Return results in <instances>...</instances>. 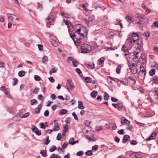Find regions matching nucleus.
<instances>
[{
    "label": "nucleus",
    "instance_id": "nucleus-60",
    "mask_svg": "<svg viewBox=\"0 0 158 158\" xmlns=\"http://www.w3.org/2000/svg\"><path fill=\"white\" fill-rule=\"evenodd\" d=\"M98 146L97 145H95L92 147V150L95 151H97L98 149Z\"/></svg>",
    "mask_w": 158,
    "mask_h": 158
},
{
    "label": "nucleus",
    "instance_id": "nucleus-10",
    "mask_svg": "<svg viewBox=\"0 0 158 158\" xmlns=\"http://www.w3.org/2000/svg\"><path fill=\"white\" fill-rule=\"evenodd\" d=\"M54 125L53 127V130L54 131L59 130L60 129V127L59 126L58 122L56 121V120H54Z\"/></svg>",
    "mask_w": 158,
    "mask_h": 158
},
{
    "label": "nucleus",
    "instance_id": "nucleus-43",
    "mask_svg": "<svg viewBox=\"0 0 158 158\" xmlns=\"http://www.w3.org/2000/svg\"><path fill=\"white\" fill-rule=\"evenodd\" d=\"M51 42L54 46L56 47L57 46V44L55 40H51Z\"/></svg>",
    "mask_w": 158,
    "mask_h": 158
},
{
    "label": "nucleus",
    "instance_id": "nucleus-39",
    "mask_svg": "<svg viewBox=\"0 0 158 158\" xmlns=\"http://www.w3.org/2000/svg\"><path fill=\"white\" fill-rule=\"evenodd\" d=\"M118 133L120 135H123L125 133L124 130L123 129L120 130L118 131Z\"/></svg>",
    "mask_w": 158,
    "mask_h": 158
},
{
    "label": "nucleus",
    "instance_id": "nucleus-11",
    "mask_svg": "<svg viewBox=\"0 0 158 158\" xmlns=\"http://www.w3.org/2000/svg\"><path fill=\"white\" fill-rule=\"evenodd\" d=\"M139 74L140 76H143V79L145 78V76L146 73V69H142L140 70L139 72Z\"/></svg>",
    "mask_w": 158,
    "mask_h": 158
},
{
    "label": "nucleus",
    "instance_id": "nucleus-14",
    "mask_svg": "<svg viewBox=\"0 0 158 158\" xmlns=\"http://www.w3.org/2000/svg\"><path fill=\"white\" fill-rule=\"evenodd\" d=\"M112 105L114 106V107L117 108L118 109H121L123 107V105L121 103H118L117 104H115L114 103L112 104Z\"/></svg>",
    "mask_w": 158,
    "mask_h": 158
},
{
    "label": "nucleus",
    "instance_id": "nucleus-17",
    "mask_svg": "<svg viewBox=\"0 0 158 158\" xmlns=\"http://www.w3.org/2000/svg\"><path fill=\"white\" fill-rule=\"evenodd\" d=\"M85 65L86 67L89 68L93 69L95 67L94 63H93V64H92L88 62H87L85 63Z\"/></svg>",
    "mask_w": 158,
    "mask_h": 158
},
{
    "label": "nucleus",
    "instance_id": "nucleus-63",
    "mask_svg": "<svg viewBox=\"0 0 158 158\" xmlns=\"http://www.w3.org/2000/svg\"><path fill=\"white\" fill-rule=\"evenodd\" d=\"M49 114V112L48 110H46L44 113V115L46 117H47L48 116Z\"/></svg>",
    "mask_w": 158,
    "mask_h": 158
},
{
    "label": "nucleus",
    "instance_id": "nucleus-64",
    "mask_svg": "<svg viewBox=\"0 0 158 158\" xmlns=\"http://www.w3.org/2000/svg\"><path fill=\"white\" fill-rule=\"evenodd\" d=\"M58 156L57 155L53 154L50 156V158H57Z\"/></svg>",
    "mask_w": 158,
    "mask_h": 158
},
{
    "label": "nucleus",
    "instance_id": "nucleus-27",
    "mask_svg": "<svg viewBox=\"0 0 158 158\" xmlns=\"http://www.w3.org/2000/svg\"><path fill=\"white\" fill-rule=\"evenodd\" d=\"M105 59L103 57H101L98 60V63L99 64H102L104 61Z\"/></svg>",
    "mask_w": 158,
    "mask_h": 158
},
{
    "label": "nucleus",
    "instance_id": "nucleus-57",
    "mask_svg": "<svg viewBox=\"0 0 158 158\" xmlns=\"http://www.w3.org/2000/svg\"><path fill=\"white\" fill-rule=\"evenodd\" d=\"M64 129L63 130V132H65L68 129V127L67 125L66 124L64 126Z\"/></svg>",
    "mask_w": 158,
    "mask_h": 158
},
{
    "label": "nucleus",
    "instance_id": "nucleus-52",
    "mask_svg": "<svg viewBox=\"0 0 158 158\" xmlns=\"http://www.w3.org/2000/svg\"><path fill=\"white\" fill-rule=\"evenodd\" d=\"M74 139L73 138L70 139L69 141V143L71 144L72 145H74V144H72L74 142Z\"/></svg>",
    "mask_w": 158,
    "mask_h": 158
},
{
    "label": "nucleus",
    "instance_id": "nucleus-32",
    "mask_svg": "<svg viewBox=\"0 0 158 158\" xmlns=\"http://www.w3.org/2000/svg\"><path fill=\"white\" fill-rule=\"evenodd\" d=\"M92 79L89 77H87L85 78L86 82L87 83H90L91 82Z\"/></svg>",
    "mask_w": 158,
    "mask_h": 158
},
{
    "label": "nucleus",
    "instance_id": "nucleus-13",
    "mask_svg": "<svg viewBox=\"0 0 158 158\" xmlns=\"http://www.w3.org/2000/svg\"><path fill=\"white\" fill-rule=\"evenodd\" d=\"M123 123H124L126 124H130V121L127 120L126 118L124 117H122L121 118V123L123 124Z\"/></svg>",
    "mask_w": 158,
    "mask_h": 158
},
{
    "label": "nucleus",
    "instance_id": "nucleus-42",
    "mask_svg": "<svg viewBox=\"0 0 158 158\" xmlns=\"http://www.w3.org/2000/svg\"><path fill=\"white\" fill-rule=\"evenodd\" d=\"M37 101L35 99H33L31 101V105H33L34 104L37 103Z\"/></svg>",
    "mask_w": 158,
    "mask_h": 158
},
{
    "label": "nucleus",
    "instance_id": "nucleus-22",
    "mask_svg": "<svg viewBox=\"0 0 158 158\" xmlns=\"http://www.w3.org/2000/svg\"><path fill=\"white\" fill-rule=\"evenodd\" d=\"M75 71H76V72L79 74V75L81 77L84 78L83 77V75H82L81 71V70H80V69H78V68H77L76 69Z\"/></svg>",
    "mask_w": 158,
    "mask_h": 158
},
{
    "label": "nucleus",
    "instance_id": "nucleus-23",
    "mask_svg": "<svg viewBox=\"0 0 158 158\" xmlns=\"http://www.w3.org/2000/svg\"><path fill=\"white\" fill-rule=\"evenodd\" d=\"M78 108L81 109H83L85 108V107L83 106L82 105V103L80 101L78 102Z\"/></svg>",
    "mask_w": 158,
    "mask_h": 158
},
{
    "label": "nucleus",
    "instance_id": "nucleus-25",
    "mask_svg": "<svg viewBox=\"0 0 158 158\" xmlns=\"http://www.w3.org/2000/svg\"><path fill=\"white\" fill-rule=\"evenodd\" d=\"M98 94V92L96 91L93 90L91 93V95L92 97L95 98Z\"/></svg>",
    "mask_w": 158,
    "mask_h": 158
},
{
    "label": "nucleus",
    "instance_id": "nucleus-29",
    "mask_svg": "<svg viewBox=\"0 0 158 158\" xmlns=\"http://www.w3.org/2000/svg\"><path fill=\"white\" fill-rule=\"evenodd\" d=\"M25 72L23 71H20L18 73L19 76L20 77H22L24 76L25 75Z\"/></svg>",
    "mask_w": 158,
    "mask_h": 158
},
{
    "label": "nucleus",
    "instance_id": "nucleus-48",
    "mask_svg": "<svg viewBox=\"0 0 158 158\" xmlns=\"http://www.w3.org/2000/svg\"><path fill=\"white\" fill-rule=\"evenodd\" d=\"M31 129H32V131H34V132H35V133L38 130V129L35 126H32V127Z\"/></svg>",
    "mask_w": 158,
    "mask_h": 158
},
{
    "label": "nucleus",
    "instance_id": "nucleus-37",
    "mask_svg": "<svg viewBox=\"0 0 158 158\" xmlns=\"http://www.w3.org/2000/svg\"><path fill=\"white\" fill-rule=\"evenodd\" d=\"M128 79L130 80H132L133 81V85L135 84L136 83V81L135 80L134 78L131 76H129L128 77Z\"/></svg>",
    "mask_w": 158,
    "mask_h": 158
},
{
    "label": "nucleus",
    "instance_id": "nucleus-51",
    "mask_svg": "<svg viewBox=\"0 0 158 158\" xmlns=\"http://www.w3.org/2000/svg\"><path fill=\"white\" fill-rule=\"evenodd\" d=\"M136 18L139 19H142L143 18L142 15H141L139 14H136Z\"/></svg>",
    "mask_w": 158,
    "mask_h": 158
},
{
    "label": "nucleus",
    "instance_id": "nucleus-61",
    "mask_svg": "<svg viewBox=\"0 0 158 158\" xmlns=\"http://www.w3.org/2000/svg\"><path fill=\"white\" fill-rule=\"evenodd\" d=\"M40 128H43V129H45V127L43 123H40Z\"/></svg>",
    "mask_w": 158,
    "mask_h": 158
},
{
    "label": "nucleus",
    "instance_id": "nucleus-28",
    "mask_svg": "<svg viewBox=\"0 0 158 158\" xmlns=\"http://www.w3.org/2000/svg\"><path fill=\"white\" fill-rule=\"evenodd\" d=\"M48 61V57L47 56H44L42 58V63L46 64Z\"/></svg>",
    "mask_w": 158,
    "mask_h": 158
},
{
    "label": "nucleus",
    "instance_id": "nucleus-5",
    "mask_svg": "<svg viewBox=\"0 0 158 158\" xmlns=\"http://www.w3.org/2000/svg\"><path fill=\"white\" fill-rule=\"evenodd\" d=\"M70 37L76 46H78L80 45L81 41L79 39L76 38L75 33H71Z\"/></svg>",
    "mask_w": 158,
    "mask_h": 158
},
{
    "label": "nucleus",
    "instance_id": "nucleus-54",
    "mask_svg": "<svg viewBox=\"0 0 158 158\" xmlns=\"http://www.w3.org/2000/svg\"><path fill=\"white\" fill-rule=\"evenodd\" d=\"M106 48L107 50H113L117 48L116 47H110V48Z\"/></svg>",
    "mask_w": 158,
    "mask_h": 158
},
{
    "label": "nucleus",
    "instance_id": "nucleus-53",
    "mask_svg": "<svg viewBox=\"0 0 158 158\" xmlns=\"http://www.w3.org/2000/svg\"><path fill=\"white\" fill-rule=\"evenodd\" d=\"M83 154V152L82 151H79L77 153V155L79 156H81Z\"/></svg>",
    "mask_w": 158,
    "mask_h": 158
},
{
    "label": "nucleus",
    "instance_id": "nucleus-12",
    "mask_svg": "<svg viewBox=\"0 0 158 158\" xmlns=\"http://www.w3.org/2000/svg\"><path fill=\"white\" fill-rule=\"evenodd\" d=\"M145 57L144 54H142L139 59V62L143 63L146 61Z\"/></svg>",
    "mask_w": 158,
    "mask_h": 158
},
{
    "label": "nucleus",
    "instance_id": "nucleus-38",
    "mask_svg": "<svg viewBox=\"0 0 158 158\" xmlns=\"http://www.w3.org/2000/svg\"><path fill=\"white\" fill-rule=\"evenodd\" d=\"M121 68V65H119L116 68V72L118 74H119L120 73V70Z\"/></svg>",
    "mask_w": 158,
    "mask_h": 158
},
{
    "label": "nucleus",
    "instance_id": "nucleus-41",
    "mask_svg": "<svg viewBox=\"0 0 158 158\" xmlns=\"http://www.w3.org/2000/svg\"><path fill=\"white\" fill-rule=\"evenodd\" d=\"M153 80L154 82L156 84H158V77L155 76L153 77Z\"/></svg>",
    "mask_w": 158,
    "mask_h": 158
},
{
    "label": "nucleus",
    "instance_id": "nucleus-9",
    "mask_svg": "<svg viewBox=\"0 0 158 158\" xmlns=\"http://www.w3.org/2000/svg\"><path fill=\"white\" fill-rule=\"evenodd\" d=\"M133 39H132L130 36H129L126 40L127 43H128L131 46L133 44V43H135L136 41L134 40Z\"/></svg>",
    "mask_w": 158,
    "mask_h": 158
},
{
    "label": "nucleus",
    "instance_id": "nucleus-19",
    "mask_svg": "<svg viewBox=\"0 0 158 158\" xmlns=\"http://www.w3.org/2000/svg\"><path fill=\"white\" fill-rule=\"evenodd\" d=\"M131 57L135 62H136L137 61V59H138L139 60V58L138 56L134 55H132L131 57H129L130 58H131Z\"/></svg>",
    "mask_w": 158,
    "mask_h": 158
},
{
    "label": "nucleus",
    "instance_id": "nucleus-58",
    "mask_svg": "<svg viewBox=\"0 0 158 158\" xmlns=\"http://www.w3.org/2000/svg\"><path fill=\"white\" fill-rule=\"evenodd\" d=\"M74 59L73 57H69L68 58L67 61L68 62L70 63V61H72L73 62L74 61Z\"/></svg>",
    "mask_w": 158,
    "mask_h": 158
},
{
    "label": "nucleus",
    "instance_id": "nucleus-62",
    "mask_svg": "<svg viewBox=\"0 0 158 158\" xmlns=\"http://www.w3.org/2000/svg\"><path fill=\"white\" fill-rule=\"evenodd\" d=\"M72 115L74 117L75 119L77 120H78L77 116L76 114L74 112H73L72 113Z\"/></svg>",
    "mask_w": 158,
    "mask_h": 158
},
{
    "label": "nucleus",
    "instance_id": "nucleus-47",
    "mask_svg": "<svg viewBox=\"0 0 158 158\" xmlns=\"http://www.w3.org/2000/svg\"><path fill=\"white\" fill-rule=\"evenodd\" d=\"M85 154L86 155H88L89 156H91L93 154L92 151L90 150L88 151L85 152Z\"/></svg>",
    "mask_w": 158,
    "mask_h": 158
},
{
    "label": "nucleus",
    "instance_id": "nucleus-45",
    "mask_svg": "<svg viewBox=\"0 0 158 158\" xmlns=\"http://www.w3.org/2000/svg\"><path fill=\"white\" fill-rule=\"evenodd\" d=\"M63 20L65 24L68 26V27H69V24H70V22L68 20H65L64 19Z\"/></svg>",
    "mask_w": 158,
    "mask_h": 158
},
{
    "label": "nucleus",
    "instance_id": "nucleus-3",
    "mask_svg": "<svg viewBox=\"0 0 158 158\" xmlns=\"http://www.w3.org/2000/svg\"><path fill=\"white\" fill-rule=\"evenodd\" d=\"M129 66L130 67L131 71L133 74L136 73L138 71L137 69V64L135 63H130L128 64Z\"/></svg>",
    "mask_w": 158,
    "mask_h": 158
},
{
    "label": "nucleus",
    "instance_id": "nucleus-24",
    "mask_svg": "<svg viewBox=\"0 0 158 158\" xmlns=\"http://www.w3.org/2000/svg\"><path fill=\"white\" fill-rule=\"evenodd\" d=\"M13 16L15 17V16L13 15H11L10 16H8V20L9 22H12L13 20L14 17Z\"/></svg>",
    "mask_w": 158,
    "mask_h": 158
},
{
    "label": "nucleus",
    "instance_id": "nucleus-26",
    "mask_svg": "<svg viewBox=\"0 0 158 158\" xmlns=\"http://www.w3.org/2000/svg\"><path fill=\"white\" fill-rule=\"evenodd\" d=\"M67 112V110L65 109H62L60 111L59 114L60 115H63L66 114Z\"/></svg>",
    "mask_w": 158,
    "mask_h": 158
},
{
    "label": "nucleus",
    "instance_id": "nucleus-30",
    "mask_svg": "<svg viewBox=\"0 0 158 158\" xmlns=\"http://www.w3.org/2000/svg\"><path fill=\"white\" fill-rule=\"evenodd\" d=\"M17 115L19 116H20V117L25 118L28 116L29 114L28 113H26L25 114H24L23 115L21 116L20 114L18 113L17 114Z\"/></svg>",
    "mask_w": 158,
    "mask_h": 158
},
{
    "label": "nucleus",
    "instance_id": "nucleus-56",
    "mask_svg": "<svg viewBox=\"0 0 158 158\" xmlns=\"http://www.w3.org/2000/svg\"><path fill=\"white\" fill-rule=\"evenodd\" d=\"M39 90V88L36 87L35 89H34L33 92L35 94H37Z\"/></svg>",
    "mask_w": 158,
    "mask_h": 158
},
{
    "label": "nucleus",
    "instance_id": "nucleus-31",
    "mask_svg": "<svg viewBox=\"0 0 158 158\" xmlns=\"http://www.w3.org/2000/svg\"><path fill=\"white\" fill-rule=\"evenodd\" d=\"M152 28L153 29L155 28V27H158V23L156 22H154L153 23L152 25Z\"/></svg>",
    "mask_w": 158,
    "mask_h": 158
},
{
    "label": "nucleus",
    "instance_id": "nucleus-18",
    "mask_svg": "<svg viewBox=\"0 0 158 158\" xmlns=\"http://www.w3.org/2000/svg\"><path fill=\"white\" fill-rule=\"evenodd\" d=\"M42 106V104L39 105L38 107L35 110V112L36 113H39L40 112Z\"/></svg>",
    "mask_w": 158,
    "mask_h": 158
},
{
    "label": "nucleus",
    "instance_id": "nucleus-44",
    "mask_svg": "<svg viewBox=\"0 0 158 158\" xmlns=\"http://www.w3.org/2000/svg\"><path fill=\"white\" fill-rule=\"evenodd\" d=\"M57 70V69H55L54 68H52L51 70L49 72V74H51L52 73H55L56 72Z\"/></svg>",
    "mask_w": 158,
    "mask_h": 158
},
{
    "label": "nucleus",
    "instance_id": "nucleus-21",
    "mask_svg": "<svg viewBox=\"0 0 158 158\" xmlns=\"http://www.w3.org/2000/svg\"><path fill=\"white\" fill-rule=\"evenodd\" d=\"M109 127L111 129H115L117 127L114 124L109 123Z\"/></svg>",
    "mask_w": 158,
    "mask_h": 158
},
{
    "label": "nucleus",
    "instance_id": "nucleus-55",
    "mask_svg": "<svg viewBox=\"0 0 158 158\" xmlns=\"http://www.w3.org/2000/svg\"><path fill=\"white\" fill-rule=\"evenodd\" d=\"M103 126H97L96 127V129L97 131H99L103 129Z\"/></svg>",
    "mask_w": 158,
    "mask_h": 158
},
{
    "label": "nucleus",
    "instance_id": "nucleus-49",
    "mask_svg": "<svg viewBox=\"0 0 158 158\" xmlns=\"http://www.w3.org/2000/svg\"><path fill=\"white\" fill-rule=\"evenodd\" d=\"M61 133H58L57 136L56 137V139L58 140H60L61 139Z\"/></svg>",
    "mask_w": 158,
    "mask_h": 158
},
{
    "label": "nucleus",
    "instance_id": "nucleus-15",
    "mask_svg": "<svg viewBox=\"0 0 158 158\" xmlns=\"http://www.w3.org/2000/svg\"><path fill=\"white\" fill-rule=\"evenodd\" d=\"M130 139V137L127 135H124L123 139V143H126L127 141Z\"/></svg>",
    "mask_w": 158,
    "mask_h": 158
},
{
    "label": "nucleus",
    "instance_id": "nucleus-33",
    "mask_svg": "<svg viewBox=\"0 0 158 158\" xmlns=\"http://www.w3.org/2000/svg\"><path fill=\"white\" fill-rule=\"evenodd\" d=\"M155 73V70L154 69H152L149 72V74L151 76H153Z\"/></svg>",
    "mask_w": 158,
    "mask_h": 158
},
{
    "label": "nucleus",
    "instance_id": "nucleus-7",
    "mask_svg": "<svg viewBox=\"0 0 158 158\" xmlns=\"http://www.w3.org/2000/svg\"><path fill=\"white\" fill-rule=\"evenodd\" d=\"M129 36L133 39V40L136 41L139 39V36L138 34L136 33H132L129 35Z\"/></svg>",
    "mask_w": 158,
    "mask_h": 158
},
{
    "label": "nucleus",
    "instance_id": "nucleus-35",
    "mask_svg": "<svg viewBox=\"0 0 158 158\" xmlns=\"http://www.w3.org/2000/svg\"><path fill=\"white\" fill-rule=\"evenodd\" d=\"M56 149V147L54 145H52L51 148L49 149V151L50 152H53Z\"/></svg>",
    "mask_w": 158,
    "mask_h": 158
},
{
    "label": "nucleus",
    "instance_id": "nucleus-34",
    "mask_svg": "<svg viewBox=\"0 0 158 158\" xmlns=\"http://www.w3.org/2000/svg\"><path fill=\"white\" fill-rule=\"evenodd\" d=\"M61 15L62 16L65 17L69 18L68 16H70V15L68 13H64V12H61Z\"/></svg>",
    "mask_w": 158,
    "mask_h": 158
},
{
    "label": "nucleus",
    "instance_id": "nucleus-8",
    "mask_svg": "<svg viewBox=\"0 0 158 158\" xmlns=\"http://www.w3.org/2000/svg\"><path fill=\"white\" fill-rule=\"evenodd\" d=\"M129 157L130 158H141V156L138 153L134 152L130 155Z\"/></svg>",
    "mask_w": 158,
    "mask_h": 158
},
{
    "label": "nucleus",
    "instance_id": "nucleus-50",
    "mask_svg": "<svg viewBox=\"0 0 158 158\" xmlns=\"http://www.w3.org/2000/svg\"><path fill=\"white\" fill-rule=\"evenodd\" d=\"M71 121V118H70L68 117H67L65 120V122L67 123H70V122Z\"/></svg>",
    "mask_w": 158,
    "mask_h": 158
},
{
    "label": "nucleus",
    "instance_id": "nucleus-2",
    "mask_svg": "<svg viewBox=\"0 0 158 158\" xmlns=\"http://www.w3.org/2000/svg\"><path fill=\"white\" fill-rule=\"evenodd\" d=\"M81 52L83 53H89L91 51V46L87 44H82L81 47Z\"/></svg>",
    "mask_w": 158,
    "mask_h": 158
},
{
    "label": "nucleus",
    "instance_id": "nucleus-46",
    "mask_svg": "<svg viewBox=\"0 0 158 158\" xmlns=\"http://www.w3.org/2000/svg\"><path fill=\"white\" fill-rule=\"evenodd\" d=\"M34 77L36 81H39L40 80V78L38 75H35Z\"/></svg>",
    "mask_w": 158,
    "mask_h": 158
},
{
    "label": "nucleus",
    "instance_id": "nucleus-36",
    "mask_svg": "<svg viewBox=\"0 0 158 158\" xmlns=\"http://www.w3.org/2000/svg\"><path fill=\"white\" fill-rule=\"evenodd\" d=\"M125 19L127 22H129L130 23L132 22L131 21V18L128 15H127L126 16Z\"/></svg>",
    "mask_w": 158,
    "mask_h": 158
},
{
    "label": "nucleus",
    "instance_id": "nucleus-59",
    "mask_svg": "<svg viewBox=\"0 0 158 158\" xmlns=\"http://www.w3.org/2000/svg\"><path fill=\"white\" fill-rule=\"evenodd\" d=\"M105 95L104 96V99L105 100H107L108 99L109 95L106 92L105 93Z\"/></svg>",
    "mask_w": 158,
    "mask_h": 158
},
{
    "label": "nucleus",
    "instance_id": "nucleus-6",
    "mask_svg": "<svg viewBox=\"0 0 158 158\" xmlns=\"http://www.w3.org/2000/svg\"><path fill=\"white\" fill-rule=\"evenodd\" d=\"M82 20L87 26H90L92 25L93 20L90 18L88 19H87L85 18H83Z\"/></svg>",
    "mask_w": 158,
    "mask_h": 158
},
{
    "label": "nucleus",
    "instance_id": "nucleus-4",
    "mask_svg": "<svg viewBox=\"0 0 158 158\" xmlns=\"http://www.w3.org/2000/svg\"><path fill=\"white\" fill-rule=\"evenodd\" d=\"M75 87L73 83L72 82L71 79H68L67 81L66 85L65 88H66L69 91L70 89H72Z\"/></svg>",
    "mask_w": 158,
    "mask_h": 158
},
{
    "label": "nucleus",
    "instance_id": "nucleus-1",
    "mask_svg": "<svg viewBox=\"0 0 158 158\" xmlns=\"http://www.w3.org/2000/svg\"><path fill=\"white\" fill-rule=\"evenodd\" d=\"M76 32L79 34L80 36L83 38L86 37L88 34V31L86 27L80 24L76 25Z\"/></svg>",
    "mask_w": 158,
    "mask_h": 158
},
{
    "label": "nucleus",
    "instance_id": "nucleus-16",
    "mask_svg": "<svg viewBox=\"0 0 158 158\" xmlns=\"http://www.w3.org/2000/svg\"><path fill=\"white\" fill-rule=\"evenodd\" d=\"M47 21V23L52 24V23L54 21V18L52 16H49L46 19Z\"/></svg>",
    "mask_w": 158,
    "mask_h": 158
},
{
    "label": "nucleus",
    "instance_id": "nucleus-20",
    "mask_svg": "<svg viewBox=\"0 0 158 158\" xmlns=\"http://www.w3.org/2000/svg\"><path fill=\"white\" fill-rule=\"evenodd\" d=\"M40 153L43 157H46L47 156V150H41Z\"/></svg>",
    "mask_w": 158,
    "mask_h": 158
},
{
    "label": "nucleus",
    "instance_id": "nucleus-40",
    "mask_svg": "<svg viewBox=\"0 0 158 158\" xmlns=\"http://www.w3.org/2000/svg\"><path fill=\"white\" fill-rule=\"evenodd\" d=\"M13 80H14V81L13 82L12 84L14 86L17 84L18 82V80L16 78H14L13 79Z\"/></svg>",
    "mask_w": 158,
    "mask_h": 158
}]
</instances>
